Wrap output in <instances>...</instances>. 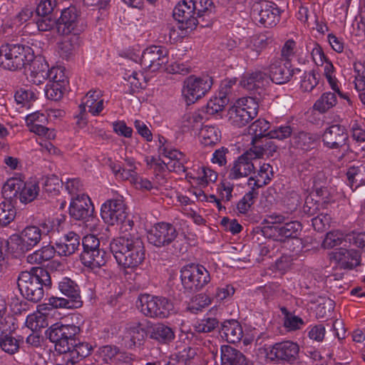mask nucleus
I'll list each match as a JSON object with an SVG mask.
<instances>
[{"label": "nucleus", "instance_id": "nucleus-1", "mask_svg": "<svg viewBox=\"0 0 365 365\" xmlns=\"http://www.w3.org/2000/svg\"><path fill=\"white\" fill-rule=\"evenodd\" d=\"M110 250L121 268L133 269L145 259V249L141 239L134 232H124L112 240Z\"/></svg>", "mask_w": 365, "mask_h": 365}, {"label": "nucleus", "instance_id": "nucleus-2", "mask_svg": "<svg viewBox=\"0 0 365 365\" xmlns=\"http://www.w3.org/2000/svg\"><path fill=\"white\" fill-rule=\"evenodd\" d=\"M78 332L79 328L76 325L55 324L46 330V335L55 344V349L63 355L84 345L87 346L89 355L93 347L88 343L77 342L75 336Z\"/></svg>", "mask_w": 365, "mask_h": 365}, {"label": "nucleus", "instance_id": "nucleus-3", "mask_svg": "<svg viewBox=\"0 0 365 365\" xmlns=\"http://www.w3.org/2000/svg\"><path fill=\"white\" fill-rule=\"evenodd\" d=\"M33 58L34 50L29 46L7 43L0 47V66L5 69L26 68Z\"/></svg>", "mask_w": 365, "mask_h": 365}, {"label": "nucleus", "instance_id": "nucleus-4", "mask_svg": "<svg viewBox=\"0 0 365 365\" xmlns=\"http://www.w3.org/2000/svg\"><path fill=\"white\" fill-rule=\"evenodd\" d=\"M257 112L258 104L253 98H241L229 108L228 121L233 126L241 128L257 116Z\"/></svg>", "mask_w": 365, "mask_h": 365}, {"label": "nucleus", "instance_id": "nucleus-5", "mask_svg": "<svg viewBox=\"0 0 365 365\" xmlns=\"http://www.w3.org/2000/svg\"><path fill=\"white\" fill-rule=\"evenodd\" d=\"M183 287L188 292H197L210 281V275L205 267L200 264H188L180 270Z\"/></svg>", "mask_w": 365, "mask_h": 365}, {"label": "nucleus", "instance_id": "nucleus-6", "mask_svg": "<svg viewBox=\"0 0 365 365\" xmlns=\"http://www.w3.org/2000/svg\"><path fill=\"white\" fill-rule=\"evenodd\" d=\"M58 289L70 299L53 297L48 299V306H51L53 309H76L81 307L82 302L80 299L79 289L73 281L67 277L63 278L58 283Z\"/></svg>", "mask_w": 365, "mask_h": 365}, {"label": "nucleus", "instance_id": "nucleus-7", "mask_svg": "<svg viewBox=\"0 0 365 365\" xmlns=\"http://www.w3.org/2000/svg\"><path fill=\"white\" fill-rule=\"evenodd\" d=\"M212 86V78L209 76H190L183 82L182 95L188 104L194 103L206 95Z\"/></svg>", "mask_w": 365, "mask_h": 365}, {"label": "nucleus", "instance_id": "nucleus-8", "mask_svg": "<svg viewBox=\"0 0 365 365\" xmlns=\"http://www.w3.org/2000/svg\"><path fill=\"white\" fill-rule=\"evenodd\" d=\"M85 25L81 19L79 11L75 6H70L62 11L57 23V30L61 35H81Z\"/></svg>", "mask_w": 365, "mask_h": 365}, {"label": "nucleus", "instance_id": "nucleus-9", "mask_svg": "<svg viewBox=\"0 0 365 365\" xmlns=\"http://www.w3.org/2000/svg\"><path fill=\"white\" fill-rule=\"evenodd\" d=\"M161 171L164 167L170 172H185V163L187 158L185 155L177 149L171 148L168 141L161 137Z\"/></svg>", "mask_w": 365, "mask_h": 365}, {"label": "nucleus", "instance_id": "nucleus-10", "mask_svg": "<svg viewBox=\"0 0 365 365\" xmlns=\"http://www.w3.org/2000/svg\"><path fill=\"white\" fill-rule=\"evenodd\" d=\"M127 208L122 197H117L106 201L101 208L103 220L110 225L124 222L127 217Z\"/></svg>", "mask_w": 365, "mask_h": 365}, {"label": "nucleus", "instance_id": "nucleus-11", "mask_svg": "<svg viewBox=\"0 0 365 365\" xmlns=\"http://www.w3.org/2000/svg\"><path fill=\"white\" fill-rule=\"evenodd\" d=\"M330 262L342 269H353L361 264V252L354 248H336L329 253Z\"/></svg>", "mask_w": 365, "mask_h": 365}, {"label": "nucleus", "instance_id": "nucleus-12", "mask_svg": "<svg viewBox=\"0 0 365 365\" xmlns=\"http://www.w3.org/2000/svg\"><path fill=\"white\" fill-rule=\"evenodd\" d=\"M299 346L292 341H284L273 344L267 353L271 361L294 364L299 359Z\"/></svg>", "mask_w": 365, "mask_h": 365}, {"label": "nucleus", "instance_id": "nucleus-13", "mask_svg": "<svg viewBox=\"0 0 365 365\" xmlns=\"http://www.w3.org/2000/svg\"><path fill=\"white\" fill-rule=\"evenodd\" d=\"M196 0H182L178 2L173 9V17L182 24L185 29H194L200 24L197 18Z\"/></svg>", "mask_w": 365, "mask_h": 365}, {"label": "nucleus", "instance_id": "nucleus-14", "mask_svg": "<svg viewBox=\"0 0 365 365\" xmlns=\"http://www.w3.org/2000/svg\"><path fill=\"white\" fill-rule=\"evenodd\" d=\"M41 239V230L36 226H27L20 235H13L9 245L21 252L28 251L36 246Z\"/></svg>", "mask_w": 365, "mask_h": 365}, {"label": "nucleus", "instance_id": "nucleus-15", "mask_svg": "<svg viewBox=\"0 0 365 365\" xmlns=\"http://www.w3.org/2000/svg\"><path fill=\"white\" fill-rule=\"evenodd\" d=\"M280 11L277 5L269 1H262L254 6L252 15L256 21L264 27L275 26L279 21Z\"/></svg>", "mask_w": 365, "mask_h": 365}, {"label": "nucleus", "instance_id": "nucleus-16", "mask_svg": "<svg viewBox=\"0 0 365 365\" xmlns=\"http://www.w3.org/2000/svg\"><path fill=\"white\" fill-rule=\"evenodd\" d=\"M252 151L247 150L240 155L232 164L228 173L230 180H239L249 176L255 170V162Z\"/></svg>", "mask_w": 365, "mask_h": 365}, {"label": "nucleus", "instance_id": "nucleus-17", "mask_svg": "<svg viewBox=\"0 0 365 365\" xmlns=\"http://www.w3.org/2000/svg\"><path fill=\"white\" fill-rule=\"evenodd\" d=\"M130 58L136 63H139L144 69L151 72L158 71L160 69V48L157 46L148 47L142 53L140 50L130 53Z\"/></svg>", "mask_w": 365, "mask_h": 365}, {"label": "nucleus", "instance_id": "nucleus-18", "mask_svg": "<svg viewBox=\"0 0 365 365\" xmlns=\"http://www.w3.org/2000/svg\"><path fill=\"white\" fill-rule=\"evenodd\" d=\"M27 66L26 78L30 83L41 85L47 80L50 66L44 57L34 54V58Z\"/></svg>", "mask_w": 365, "mask_h": 365}, {"label": "nucleus", "instance_id": "nucleus-19", "mask_svg": "<svg viewBox=\"0 0 365 365\" xmlns=\"http://www.w3.org/2000/svg\"><path fill=\"white\" fill-rule=\"evenodd\" d=\"M93 211V205L87 195L82 193L71 197L69 213L73 218L78 220H84L90 217Z\"/></svg>", "mask_w": 365, "mask_h": 365}, {"label": "nucleus", "instance_id": "nucleus-20", "mask_svg": "<svg viewBox=\"0 0 365 365\" xmlns=\"http://www.w3.org/2000/svg\"><path fill=\"white\" fill-rule=\"evenodd\" d=\"M46 122V115L38 111L29 114L26 117V124L31 132L46 140H53L56 136V131L43 126V124Z\"/></svg>", "mask_w": 365, "mask_h": 365}, {"label": "nucleus", "instance_id": "nucleus-21", "mask_svg": "<svg viewBox=\"0 0 365 365\" xmlns=\"http://www.w3.org/2000/svg\"><path fill=\"white\" fill-rule=\"evenodd\" d=\"M322 140L328 148L339 149L347 144L349 135L344 126L334 124L325 130Z\"/></svg>", "mask_w": 365, "mask_h": 365}, {"label": "nucleus", "instance_id": "nucleus-22", "mask_svg": "<svg viewBox=\"0 0 365 365\" xmlns=\"http://www.w3.org/2000/svg\"><path fill=\"white\" fill-rule=\"evenodd\" d=\"M269 78L276 84L288 82L295 73L301 72L299 68L292 69L290 64L282 63V59L274 58L269 65Z\"/></svg>", "mask_w": 365, "mask_h": 365}, {"label": "nucleus", "instance_id": "nucleus-23", "mask_svg": "<svg viewBox=\"0 0 365 365\" xmlns=\"http://www.w3.org/2000/svg\"><path fill=\"white\" fill-rule=\"evenodd\" d=\"M79 108L96 116L104 108V99L102 92L98 89L91 90L82 99Z\"/></svg>", "mask_w": 365, "mask_h": 365}, {"label": "nucleus", "instance_id": "nucleus-24", "mask_svg": "<svg viewBox=\"0 0 365 365\" xmlns=\"http://www.w3.org/2000/svg\"><path fill=\"white\" fill-rule=\"evenodd\" d=\"M40 277L46 287L51 285V278L48 272L41 267H32L30 271L21 272L18 278L19 290L29 289L34 279Z\"/></svg>", "mask_w": 365, "mask_h": 365}, {"label": "nucleus", "instance_id": "nucleus-25", "mask_svg": "<svg viewBox=\"0 0 365 365\" xmlns=\"http://www.w3.org/2000/svg\"><path fill=\"white\" fill-rule=\"evenodd\" d=\"M55 245L58 255L69 256L78 249L80 237L75 232H70L57 240Z\"/></svg>", "mask_w": 365, "mask_h": 365}, {"label": "nucleus", "instance_id": "nucleus-26", "mask_svg": "<svg viewBox=\"0 0 365 365\" xmlns=\"http://www.w3.org/2000/svg\"><path fill=\"white\" fill-rule=\"evenodd\" d=\"M81 260L85 267L96 272L106 264L107 255L103 250L83 252Z\"/></svg>", "mask_w": 365, "mask_h": 365}, {"label": "nucleus", "instance_id": "nucleus-27", "mask_svg": "<svg viewBox=\"0 0 365 365\" xmlns=\"http://www.w3.org/2000/svg\"><path fill=\"white\" fill-rule=\"evenodd\" d=\"M159 301L155 296L143 294L138 297L136 306L144 315L154 318L159 314Z\"/></svg>", "mask_w": 365, "mask_h": 365}, {"label": "nucleus", "instance_id": "nucleus-28", "mask_svg": "<svg viewBox=\"0 0 365 365\" xmlns=\"http://www.w3.org/2000/svg\"><path fill=\"white\" fill-rule=\"evenodd\" d=\"M252 144V147L248 150L252 152L255 160L264 156L273 157L277 150V146L269 138L259 140Z\"/></svg>", "mask_w": 365, "mask_h": 365}, {"label": "nucleus", "instance_id": "nucleus-29", "mask_svg": "<svg viewBox=\"0 0 365 365\" xmlns=\"http://www.w3.org/2000/svg\"><path fill=\"white\" fill-rule=\"evenodd\" d=\"M52 308L48 306V303L40 307V309L37 310L27 316L26 319V325L33 331L36 332L41 328H44L48 325L46 311Z\"/></svg>", "mask_w": 365, "mask_h": 365}, {"label": "nucleus", "instance_id": "nucleus-30", "mask_svg": "<svg viewBox=\"0 0 365 365\" xmlns=\"http://www.w3.org/2000/svg\"><path fill=\"white\" fill-rule=\"evenodd\" d=\"M221 334L229 342L235 344L240 341L243 331L240 324L235 319L227 320L222 324Z\"/></svg>", "mask_w": 365, "mask_h": 365}, {"label": "nucleus", "instance_id": "nucleus-31", "mask_svg": "<svg viewBox=\"0 0 365 365\" xmlns=\"http://www.w3.org/2000/svg\"><path fill=\"white\" fill-rule=\"evenodd\" d=\"M80 44V35H62V39L58 43V51L61 56L69 58L76 51Z\"/></svg>", "mask_w": 365, "mask_h": 365}, {"label": "nucleus", "instance_id": "nucleus-32", "mask_svg": "<svg viewBox=\"0 0 365 365\" xmlns=\"http://www.w3.org/2000/svg\"><path fill=\"white\" fill-rule=\"evenodd\" d=\"M268 83L267 75L261 71L246 74L242 78L240 84L248 91H254L264 87Z\"/></svg>", "mask_w": 365, "mask_h": 365}, {"label": "nucleus", "instance_id": "nucleus-33", "mask_svg": "<svg viewBox=\"0 0 365 365\" xmlns=\"http://www.w3.org/2000/svg\"><path fill=\"white\" fill-rule=\"evenodd\" d=\"M221 361L222 365H247L245 355L230 346L221 347Z\"/></svg>", "mask_w": 365, "mask_h": 365}, {"label": "nucleus", "instance_id": "nucleus-34", "mask_svg": "<svg viewBox=\"0 0 365 365\" xmlns=\"http://www.w3.org/2000/svg\"><path fill=\"white\" fill-rule=\"evenodd\" d=\"M274 229L282 240V238H297L301 234L302 226L298 221H291L276 225Z\"/></svg>", "mask_w": 365, "mask_h": 365}, {"label": "nucleus", "instance_id": "nucleus-35", "mask_svg": "<svg viewBox=\"0 0 365 365\" xmlns=\"http://www.w3.org/2000/svg\"><path fill=\"white\" fill-rule=\"evenodd\" d=\"M346 176L348 184L353 190L365 185V163L349 168Z\"/></svg>", "mask_w": 365, "mask_h": 365}, {"label": "nucleus", "instance_id": "nucleus-36", "mask_svg": "<svg viewBox=\"0 0 365 365\" xmlns=\"http://www.w3.org/2000/svg\"><path fill=\"white\" fill-rule=\"evenodd\" d=\"M40 188L38 183L36 180H29L24 182V185L21 188L19 199L21 203H29L36 199L38 195Z\"/></svg>", "mask_w": 365, "mask_h": 365}, {"label": "nucleus", "instance_id": "nucleus-37", "mask_svg": "<svg viewBox=\"0 0 365 365\" xmlns=\"http://www.w3.org/2000/svg\"><path fill=\"white\" fill-rule=\"evenodd\" d=\"M269 123L264 119H258L252 123L248 128V133L252 135V143L268 138L267 133Z\"/></svg>", "mask_w": 365, "mask_h": 365}, {"label": "nucleus", "instance_id": "nucleus-38", "mask_svg": "<svg viewBox=\"0 0 365 365\" xmlns=\"http://www.w3.org/2000/svg\"><path fill=\"white\" fill-rule=\"evenodd\" d=\"M24 181L18 178H11L4 183L2 187V194L6 199H19L21 188Z\"/></svg>", "mask_w": 365, "mask_h": 365}, {"label": "nucleus", "instance_id": "nucleus-39", "mask_svg": "<svg viewBox=\"0 0 365 365\" xmlns=\"http://www.w3.org/2000/svg\"><path fill=\"white\" fill-rule=\"evenodd\" d=\"M16 329L14 319L7 312V305L4 297L0 295V331L2 332L11 331Z\"/></svg>", "mask_w": 365, "mask_h": 365}, {"label": "nucleus", "instance_id": "nucleus-40", "mask_svg": "<svg viewBox=\"0 0 365 365\" xmlns=\"http://www.w3.org/2000/svg\"><path fill=\"white\" fill-rule=\"evenodd\" d=\"M56 247L45 246L27 256V262L30 264H41L51 259L55 254Z\"/></svg>", "mask_w": 365, "mask_h": 365}, {"label": "nucleus", "instance_id": "nucleus-41", "mask_svg": "<svg viewBox=\"0 0 365 365\" xmlns=\"http://www.w3.org/2000/svg\"><path fill=\"white\" fill-rule=\"evenodd\" d=\"M43 286H45L44 282L41 281L40 277H38L34 279L31 284L29 287V289L21 290V292L29 300L38 302L43 297Z\"/></svg>", "mask_w": 365, "mask_h": 365}, {"label": "nucleus", "instance_id": "nucleus-42", "mask_svg": "<svg viewBox=\"0 0 365 365\" xmlns=\"http://www.w3.org/2000/svg\"><path fill=\"white\" fill-rule=\"evenodd\" d=\"M272 176L273 170L272 166L268 163H264L260 166L258 171V178L255 180L252 177H250L249 178V185H251L252 182H253V185L258 188L268 184Z\"/></svg>", "mask_w": 365, "mask_h": 365}, {"label": "nucleus", "instance_id": "nucleus-43", "mask_svg": "<svg viewBox=\"0 0 365 365\" xmlns=\"http://www.w3.org/2000/svg\"><path fill=\"white\" fill-rule=\"evenodd\" d=\"M87 356H88L87 346H81L78 349L63 355L61 363L57 365H76Z\"/></svg>", "mask_w": 365, "mask_h": 365}, {"label": "nucleus", "instance_id": "nucleus-44", "mask_svg": "<svg viewBox=\"0 0 365 365\" xmlns=\"http://www.w3.org/2000/svg\"><path fill=\"white\" fill-rule=\"evenodd\" d=\"M110 169L116 178L122 180H129L131 183L138 180L137 173L132 168H123L119 163H112Z\"/></svg>", "mask_w": 365, "mask_h": 365}, {"label": "nucleus", "instance_id": "nucleus-45", "mask_svg": "<svg viewBox=\"0 0 365 365\" xmlns=\"http://www.w3.org/2000/svg\"><path fill=\"white\" fill-rule=\"evenodd\" d=\"M202 143L205 146L212 145L217 143L221 138L220 130L213 125H205L200 132Z\"/></svg>", "mask_w": 365, "mask_h": 365}, {"label": "nucleus", "instance_id": "nucleus-46", "mask_svg": "<svg viewBox=\"0 0 365 365\" xmlns=\"http://www.w3.org/2000/svg\"><path fill=\"white\" fill-rule=\"evenodd\" d=\"M145 336L144 329L140 324H135L127 330L125 336L126 345L129 347L135 346L137 343L140 342Z\"/></svg>", "mask_w": 365, "mask_h": 365}, {"label": "nucleus", "instance_id": "nucleus-47", "mask_svg": "<svg viewBox=\"0 0 365 365\" xmlns=\"http://www.w3.org/2000/svg\"><path fill=\"white\" fill-rule=\"evenodd\" d=\"M227 91L220 93L219 96L211 98L206 106V113L209 115H214L222 110L224 107L229 102V98L227 97Z\"/></svg>", "mask_w": 365, "mask_h": 365}, {"label": "nucleus", "instance_id": "nucleus-48", "mask_svg": "<svg viewBox=\"0 0 365 365\" xmlns=\"http://www.w3.org/2000/svg\"><path fill=\"white\" fill-rule=\"evenodd\" d=\"M336 103V97L335 94L331 92H327L323 93L315 102L314 104V109L323 113L334 107Z\"/></svg>", "mask_w": 365, "mask_h": 365}, {"label": "nucleus", "instance_id": "nucleus-49", "mask_svg": "<svg viewBox=\"0 0 365 365\" xmlns=\"http://www.w3.org/2000/svg\"><path fill=\"white\" fill-rule=\"evenodd\" d=\"M48 75V83L68 85V78L66 75V69L61 66L49 67Z\"/></svg>", "mask_w": 365, "mask_h": 365}, {"label": "nucleus", "instance_id": "nucleus-50", "mask_svg": "<svg viewBox=\"0 0 365 365\" xmlns=\"http://www.w3.org/2000/svg\"><path fill=\"white\" fill-rule=\"evenodd\" d=\"M257 195L258 192L253 185L251 187V190L237 202V209L238 212L241 214H246L254 204L255 200L257 197Z\"/></svg>", "mask_w": 365, "mask_h": 365}, {"label": "nucleus", "instance_id": "nucleus-51", "mask_svg": "<svg viewBox=\"0 0 365 365\" xmlns=\"http://www.w3.org/2000/svg\"><path fill=\"white\" fill-rule=\"evenodd\" d=\"M292 140L293 144L298 148L307 150L313 148L316 138L311 133L300 132L293 137Z\"/></svg>", "mask_w": 365, "mask_h": 365}, {"label": "nucleus", "instance_id": "nucleus-52", "mask_svg": "<svg viewBox=\"0 0 365 365\" xmlns=\"http://www.w3.org/2000/svg\"><path fill=\"white\" fill-rule=\"evenodd\" d=\"M16 216V210L11 202L0 203V225L6 226L13 221Z\"/></svg>", "mask_w": 365, "mask_h": 365}, {"label": "nucleus", "instance_id": "nucleus-53", "mask_svg": "<svg viewBox=\"0 0 365 365\" xmlns=\"http://www.w3.org/2000/svg\"><path fill=\"white\" fill-rule=\"evenodd\" d=\"M282 314L284 315V326L289 331L297 330L304 324L302 318L291 314L285 307L281 308Z\"/></svg>", "mask_w": 365, "mask_h": 365}, {"label": "nucleus", "instance_id": "nucleus-54", "mask_svg": "<svg viewBox=\"0 0 365 365\" xmlns=\"http://www.w3.org/2000/svg\"><path fill=\"white\" fill-rule=\"evenodd\" d=\"M344 240V235L341 231H330L327 233L322 242V247L324 249H331L334 247L341 245Z\"/></svg>", "mask_w": 365, "mask_h": 365}, {"label": "nucleus", "instance_id": "nucleus-55", "mask_svg": "<svg viewBox=\"0 0 365 365\" xmlns=\"http://www.w3.org/2000/svg\"><path fill=\"white\" fill-rule=\"evenodd\" d=\"M297 53V43L292 39H288L282 46L280 59L285 61L287 64H290L291 61L296 56Z\"/></svg>", "mask_w": 365, "mask_h": 365}, {"label": "nucleus", "instance_id": "nucleus-56", "mask_svg": "<svg viewBox=\"0 0 365 365\" xmlns=\"http://www.w3.org/2000/svg\"><path fill=\"white\" fill-rule=\"evenodd\" d=\"M211 302V298L209 296L205 294H200L192 298L188 309L191 312L197 313L209 306Z\"/></svg>", "mask_w": 365, "mask_h": 365}, {"label": "nucleus", "instance_id": "nucleus-57", "mask_svg": "<svg viewBox=\"0 0 365 365\" xmlns=\"http://www.w3.org/2000/svg\"><path fill=\"white\" fill-rule=\"evenodd\" d=\"M0 348L6 353L13 354L19 349V341L12 336L5 335L0 337Z\"/></svg>", "mask_w": 365, "mask_h": 365}, {"label": "nucleus", "instance_id": "nucleus-58", "mask_svg": "<svg viewBox=\"0 0 365 365\" xmlns=\"http://www.w3.org/2000/svg\"><path fill=\"white\" fill-rule=\"evenodd\" d=\"M219 324L216 318L207 317L196 322L194 325L195 331L208 333L213 331Z\"/></svg>", "mask_w": 365, "mask_h": 365}, {"label": "nucleus", "instance_id": "nucleus-59", "mask_svg": "<svg viewBox=\"0 0 365 365\" xmlns=\"http://www.w3.org/2000/svg\"><path fill=\"white\" fill-rule=\"evenodd\" d=\"M319 80L314 71L304 72L301 80V89L304 92L312 91L318 84Z\"/></svg>", "mask_w": 365, "mask_h": 365}, {"label": "nucleus", "instance_id": "nucleus-60", "mask_svg": "<svg viewBox=\"0 0 365 365\" xmlns=\"http://www.w3.org/2000/svg\"><path fill=\"white\" fill-rule=\"evenodd\" d=\"M14 97L18 104L26 107L36 98V92L31 89H20L16 92Z\"/></svg>", "mask_w": 365, "mask_h": 365}, {"label": "nucleus", "instance_id": "nucleus-61", "mask_svg": "<svg viewBox=\"0 0 365 365\" xmlns=\"http://www.w3.org/2000/svg\"><path fill=\"white\" fill-rule=\"evenodd\" d=\"M67 85L47 83L45 88L46 96L53 101L60 100L63 95Z\"/></svg>", "mask_w": 365, "mask_h": 365}, {"label": "nucleus", "instance_id": "nucleus-62", "mask_svg": "<svg viewBox=\"0 0 365 365\" xmlns=\"http://www.w3.org/2000/svg\"><path fill=\"white\" fill-rule=\"evenodd\" d=\"M241 48L244 52L246 58L250 60H255L260 55L257 47L254 46V41L249 38L241 43Z\"/></svg>", "mask_w": 365, "mask_h": 365}, {"label": "nucleus", "instance_id": "nucleus-63", "mask_svg": "<svg viewBox=\"0 0 365 365\" xmlns=\"http://www.w3.org/2000/svg\"><path fill=\"white\" fill-rule=\"evenodd\" d=\"M292 128L289 125H281L267 133L269 139L282 140L291 136Z\"/></svg>", "mask_w": 365, "mask_h": 365}, {"label": "nucleus", "instance_id": "nucleus-64", "mask_svg": "<svg viewBox=\"0 0 365 365\" xmlns=\"http://www.w3.org/2000/svg\"><path fill=\"white\" fill-rule=\"evenodd\" d=\"M161 235H163L164 237L162 245L165 246L170 244L175 239L177 232L173 225L166 222H161Z\"/></svg>", "mask_w": 365, "mask_h": 365}]
</instances>
